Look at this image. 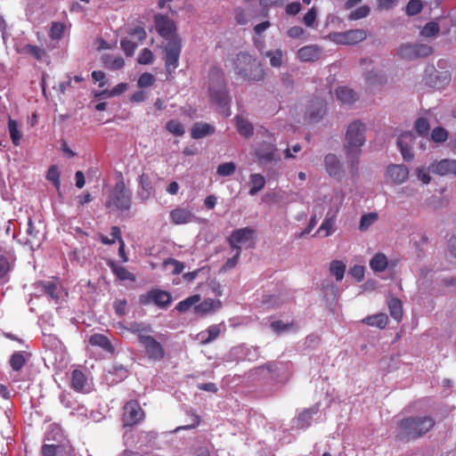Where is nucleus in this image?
I'll return each mask as SVG.
<instances>
[{
	"mask_svg": "<svg viewBox=\"0 0 456 456\" xmlns=\"http://www.w3.org/2000/svg\"><path fill=\"white\" fill-rule=\"evenodd\" d=\"M127 330L137 335L138 340L149 359L158 362L164 358L165 350L161 344L151 335L152 330L149 325L134 322Z\"/></svg>",
	"mask_w": 456,
	"mask_h": 456,
	"instance_id": "nucleus-1",
	"label": "nucleus"
},
{
	"mask_svg": "<svg viewBox=\"0 0 456 456\" xmlns=\"http://www.w3.org/2000/svg\"><path fill=\"white\" fill-rule=\"evenodd\" d=\"M435 421L430 417H416L403 419L398 424V436L402 438H416L428 432Z\"/></svg>",
	"mask_w": 456,
	"mask_h": 456,
	"instance_id": "nucleus-2",
	"label": "nucleus"
},
{
	"mask_svg": "<svg viewBox=\"0 0 456 456\" xmlns=\"http://www.w3.org/2000/svg\"><path fill=\"white\" fill-rule=\"evenodd\" d=\"M345 200V193L341 191H332L324 195H319L314 202L313 211L316 216H322L325 210L326 215L337 216Z\"/></svg>",
	"mask_w": 456,
	"mask_h": 456,
	"instance_id": "nucleus-3",
	"label": "nucleus"
},
{
	"mask_svg": "<svg viewBox=\"0 0 456 456\" xmlns=\"http://www.w3.org/2000/svg\"><path fill=\"white\" fill-rule=\"evenodd\" d=\"M132 204V192L126 187L123 180L116 183L110 191L105 207L110 211H127Z\"/></svg>",
	"mask_w": 456,
	"mask_h": 456,
	"instance_id": "nucleus-4",
	"label": "nucleus"
},
{
	"mask_svg": "<svg viewBox=\"0 0 456 456\" xmlns=\"http://www.w3.org/2000/svg\"><path fill=\"white\" fill-rule=\"evenodd\" d=\"M209 95L211 100L219 107L224 108L230 102V97L225 89L223 71L214 67L209 72Z\"/></svg>",
	"mask_w": 456,
	"mask_h": 456,
	"instance_id": "nucleus-5",
	"label": "nucleus"
},
{
	"mask_svg": "<svg viewBox=\"0 0 456 456\" xmlns=\"http://www.w3.org/2000/svg\"><path fill=\"white\" fill-rule=\"evenodd\" d=\"M235 70L243 78L251 81H259L264 77V70L256 59L246 53L237 55Z\"/></svg>",
	"mask_w": 456,
	"mask_h": 456,
	"instance_id": "nucleus-6",
	"label": "nucleus"
},
{
	"mask_svg": "<svg viewBox=\"0 0 456 456\" xmlns=\"http://www.w3.org/2000/svg\"><path fill=\"white\" fill-rule=\"evenodd\" d=\"M365 126L359 120L349 124L346 134V151L348 158H354L365 143Z\"/></svg>",
	"mask_w": 456,
	"mask_h": 456,
	"instance_id": "nucleus-7",
	"label": "nucleus"
},
{
	"mask_svg": "<svg viewBox=\"0 0 456 456\" xmlns=\"http://www.w3.org/2000/svg\"><path fill=\"white\" fill-rule=\"evenodd\" d=\"M256 230L250 227L240 228L233 231L228 238L230 247L239 252L241 248H252L255 243Z\"/></svg>",
	"mask_w": 456,
	"mask_h": 456,
	"instance_id": "nucleus-8",
	"label": "nucleus"
},
{
	"mask_svg": "<svg viewBox=\"0 0 456 456\" xmlns=\"http://www.w3.org/2000/svg\"><path fill=\"white\" fill-rule=\"evenodd\" d=\"M181 39L177 37H171L164 46V61L167 71L171 74L178 67L179 56L181 53Z\"/></svg>",
	"mask_w": 456,
	"mask_h": 456,
	"instance_id": "nucleus-9",
	"label": "nucleus"
},
{
	"mask_svg": "<svg viewBox=\"0 0 456 456\" xmlns=\"http://www.w3.org/2000/svg\"><path fill=\"white\" fill-rule=\"evenodd\" d=\"M433 53L432 46L425 44H404L398 49V54L408 60L427 57Z\"/></svg>",
	"mask_w": 456,
	"mask_h": 456,
	"instance_id": "nucleus-10",
	"label": "nucleus"
},
{
	"mask_svg": "<svg viewBox=\"0 0 456 456\" xmlns=\"http://www.w3.org/2000/svg\"><path fill=\"white\" fill-rule=\"evenodd\" d=\"M385 182L391 185H400L409 177V169L404 165H389L385 171Z\"/></svg>",
	"mask_w": 456,
	"mask_h": 456,
	"instance_id": "nucleus-11",
	"label": "nucleus"
},
{
	"mask_svg": "<svg viewBox=\"0 0 456 456\" xmlns=\"http://www.w3.org/2000/svg\"><path fill=\"white\" fill-rule=\"evenodd\" d=\"M333 42L339 45H355L367 37L364 29H350L345 32L335 33L331 36Z\"/></svg>",
	"mask_w": 456,
	"mask_h": 456,
	"instance_id": "nucleus-12",
	"label": "nucleus"
},
{
	"mask_svg": "<svg viewBox=\"0 0 456 456\" xmlns=\"http://www.w3.org/2000/svg\"><path fill=\"white\" fill-rule=\"evenodd\" d=\"M144 413L136 401L128 402L124 407L123 422L125 426H133L141 421Z\"/></svg>",
	"mask_w": 456,
	"mask_h": 456,
	"instance_id": "nucleus-13",
	"label": "nucleus"
},
{
	"mask_svg": "<svg viewBox=\"0 0 456 456\" xmlns=\"http://www.w3.org/2000/svg\"><path fill=\"white\" fill-rule=\"evenodd\" d=\"M430 170L433 174L438 175H456V159H444L441 160L433 161L430 164Z\"/></svg>",
	"mask_w": 456,
	"mask_h": 456,
	"instance_id": "nucleus-14",
	"label": "nucleus"
},
{
	"mask_svg": "<svg viewBox=\"0 0 456 456\" xmlns=\"http://www.w3.org/2000/svg\"><path fill=\"white\" fill-rule=\"evenodd\" d=\"M322 54V47L317 45H309L298 49L297 58L302 62H313L318 61Z\"/></svg>",
	"mask_w": 456,
	"mask_h": 456,
	"instance_id": "nucleus-15",
	"label": "nucleus"
},
{
	"mask_svg": "<svg viewBox=\"0 0 456 456\" xmlns=\"http://www.w3.org/2000/svg\"><path fill=\"white\" fill-rule=\"evenodd\" d=\"M170 219L175 224H186L194 222L197 217L190 208L179 207L170 212Z\"/></svg>",
	"mask_w": 456,
	"mask_h": 456,
	"instance_id": "nucleus-16",
	"label": "nucleus"
},
{
	"mask_svg": "<svg viewBox=\"0 0 456 456\" xmlns=\"http://www.w3.org/2000/svg\"><path fill=\"white\" fill-rule=\"evenodd\" d=\"M318 411L319 409L317 406H313L300 411L292 420V428L305 429L308 428L312 424L313 418Z\"/></svg>",
	"mask_w": 456,
	"mask_h": 456,
	"instance_id": "nucleus-17",
	"label": "nucleus"
},
{
	"mask_svg": "<svg viewBox=\"0 0 456 456\" xmlns=\"http://www.w3.org/2000/svg\"><path fill=\"white\" fill-rule=\"evenodd\" d=\"M414 140L415 136L411 132L403 133L397 140V144L400 148L403 158L405 160H411L413 158L411 146L414 142Z\"/></svg>",
	"mask_w": 456,
	"mask_h": 456,
	"instance_id": "nucleus-18",
	"label": "nucleus"
},
{
	"mask_svg": "<svg viewBox=\"0 0 456 456\" xmlns=\"http://www.w3.org/2000/svg\"><path fill=\"white\" fill-rule=\"evenodd\" d=\"M326 113V102L322 98L313 100L308 107L307 115L312 121H319Z\"/></svg>",
	"mask_w": 456,
	"mask_h": 456,
	"instance_id": "nucleus-19",
	"label": "nucleus"
},
{
	"mask_svg": "<svg viewBox=\"0 0 456 456\" xmlns=\"http://www.w3.org/2000/svg\"><path fill=\"white\" fill-rule=\"evenodd\" d=\"M261 54L269 60L270 65L274 69L281 68L286 61V52L281 48L263 51Z\"/></svg>",
	"mask_w": 456,
	"mask_h": 456,
	"instance_id": "nucleus-20",
	"label": "nucleus"
},
{
	"mask_svg": "<svg viewBox=\"0 0 456 456\" xmlns=\"http://www.w3.org/2000/svg\"><path fill=\"white\" fill-rule=\"evenodd\" d=\"M324 165L326 171L331 176H338L343 172V165L338 158L332 153H330L324 158Z\"/></svg>",
	"mask_w": 456,
	"mask_h": 456,
	"instance_id": "nucleus-21",
	"label": "nucleus"
},
{
	"mask_svg": "<svg viewBox=\"0 0 456 456\" xmlns=\"http://www.w3.org/2000/svg\"><path fill=\"white\" fill-rule=\"evenodd\" d=\"M336 97L343 104L351 105L358 100V94L347 86H338L336 91Z\"/></svg>",
	"mask_w": 456,
	"mask_h": 456,
	"instance_id": "nucleus-22",
	"label": "nucleus"
},
{
	"mask_svg": "<svg viewBox=\"0 0 456 456\" xmlns=\"http://www.w3.org/2000/svg\"><path fill=\"white\" fill-rule=\"evenodd\" d=\"M156 28L159 33L165 37L172 36L174 23L166 16L159 14L155 16Z\"/></svg>",
	"mask_w": 456,
	"mask_h": 456,
	"instance_id": "nucleus-23",
	"label": "nucleus"
},
{
	"mask_svg": "<svg viewBox=\"0 0 456 456\" xmlns=\"http://www.w3.org/2000/svg\"><path fill=\"white\" fill-rule=\"evenodd\" d=\"M27 235L28 238L25 243L29 245L32 250H35L40 245L42 234L40 231L34 226L31 219L28 222Z\"/></svg>",
	"mask_w": 456,
	"mask_h": 456,
	"instance_id": "nucleus-24",
	"label": "nucleus"
},
{
	"mask_svg": "<svg viewBox=\"0 0 456 456\" xmlns=\"http://www.w3.org/2000/svg\"><path fill=\"white\" fill-rule=\"evenodd\" d=\"M365 79L370 85H382L387 81V75L382 69L373 67L370 70L366 71Z\"/></svg>",
	"mask_w": 456,
	"mask_h": 456,
	"instance_id": "nucleus-25",
	"label": "nucleus"
},
{
	"mask_svg": "<svg viewBox=\"0 0 456 456\" xmlns=\"http://www.w3.org/2000/svg\"><path fill=\"white\" fill-rule=\"evenodd\" d=\"M220 334V328L218 325H212L208 330H203L197 334L196 339L201 344H208L215 340Z\"/></svg>",
	"mask_w": 456,
	"mask_h": 456,
	"instance_id": "nucleus-26",
	"label": "nucleus"
},
{
	"mask_svg": "<svg viewBox=\"0 0 456 456\" xmlns=\"http://www.w3.org/2000/svg\"><path fill=\"white\" fill-rule=\"evenodd\" d=\"M235 123L240 135L248 138L253 134L254 128L252 124L242 115L235 117Z\"/></svg>",
	"mask_w": 456,
	"mask_h": 456,
	"instance_id": "nucleus-27",
	"label": "nucleus"
},
{
	"mask_svg": "<svg viewBox=\"0 0 456 456\" xmlns=\"http://www.w3.org/2000/svg\"><path fill=\"white\" fill-rule=\"evenodd\" d=\"M148 297L151 301L160 307L167 306L171 302L169 293L161 290H152L149 293Z\"/></svg>",
	"mask_w": 456,
	"mask_h": 456,
	"instance_id": "nucleus-28",
	"label": "nucleus"
},
{
	"mask_svg": "<svg viewBox=\"0 0 456 456\" xmlns=\"http://www.w3.org/2000/svg\"><path fill=\"white\" fill-rule=\"evenodd\" d=\"M221 307L219 300L207 298L195 307L198 314H207L215 312Z\"/></svg>",
	"mask_w": 456,
	"mask_h": 456,
	"instance_id": "nucleus-29",
	"label": "nucleus"
},
{
	"mask_svg": "<svg viewBox=\"0 0 456 456\" xmlns=\"http://www.w3.org/2000/svg\"><path fill=\"white\" fill-rule=\"evenodd\" d=\"M387 315L386 314H377L364 318L362 322L369 326L384 329L387 324Z\"/></svg>",
	"mask_w": 456,
	"mask_h": 456,
	"instance_id": "nucleus-30",
	"label": "nucleus"
},
{
	"mask_svg": "<svg viewBox=\"0 0 456 456\" xmlns=\"http://www.w3.org/2000/svg\"><path fill=\"white\" fill-rule=\"evenodd\" d=\"M215 132L214 126L206 123H196L191 129V136L194 139H200Z\"/></svg>",
	"mask_w": 456,
	"mask_h": 456,
	"instance_id": "nucleus-31",
	"label": "nucleus"
},
{
	"mask_svg": "<svg viewBox=\"0 0 456 456\" xmlns=\"http://www.w3.org/2000/svg\"><path fill=\"white\" fill-rule=\"evenodd\" d=\"M71 386L77 391H86L87 379L85 374L78 370H73L71 374Z\"/></svg>",
	"mask_w": 456,
	"mask_h": 456,
	"instance_id": "nucleus-32",
	"label": "nucleus"
},
{
	"mask_svg": "<svg viewBox=\"0 0 456 456\" xmlns=\"http://www.w3.org/2000/svg\"><path fill=\"white\" fill-rule=\"evenodd\" d=\"M388 265L387 257L383 253H377L370 261V267L374 272H383L387 269Z\"/></svg>",
	"mask_w": 456,
	"mask_h": 456,
	"instance_id": "nucleus-33",
	"label": "nucleus"
},
{
	"mask_svg": "<svg viewBox=\"0 0 456 456\" xmlns=\"http://www.w3.org/2000/svg\"><path fill=\"white\" fill-rule=\"evenodd\" d=\"M89 343L92 346H97L102 347V349L112 353L114 351L113 346H111L110 340L107 337L102 335V334H94L89 338Z\"/></svg>",
	"mask_w": 456,
	"mask_h": 456,
	"instance_id": "nucleus-34",
	"label": "nucleus"
},
{
	"mask_svg": "<svg viewBox=\"0 0 456 456\" xmlns=\"http://www.w3.org/2000/svg\"><path fill=\"white\" fill-rule=\"evenodd\" d=\"M276 148L273 142H265L258 149H256V154L260 159L266 160H273L274 159V151Z\"/></svg>",
	"mask_w": 456,
	"mask_h": 456,
	"instance_id": "nucleus-35",
	"label": "nucleus"
},
{
	"mask_svg": "<svg viewBox=\"0 0 456 456\" xmlns=\"http://www.w3.org/2000/svg\"><path fill=\"white\" fill-rule=\"evenodd\" d=\"M41 290L46 293L51 298L57 301L60 297V288L57 283L53 281H45L38 283Z\"/></svg>",
	"mask_w": 456,
	"mask_h": 456,
	"instance_id": "nucleus-36",
	"label": "nucleus"
},
{
	"mask_svg": "<svg viewBox=\"0 0 456 456\" xmlns=\"http://www.w3.org/2000/svg\"><path fill=\"white\" fill-rule=\"evenodd\" d=\"M8 130L12 143L18 146L20 144V139L22 138L20 126L17 123V121L10 118L8 121Z\"/></svg>",
	"mask_w": 456,
	"mask_h": 456,
	"instance_id": "nucleus-37",
	"label": "nucleus"
},
{
	"mask_svg": "<svg viewBox=\"0 0 456 456\" xmlns=\"http://www.w3.org/2000/svg\"><path fill=\"white\" fill-rule=\"evenodd\" d=\"M250 180V195H256L259 191H261L265 184V177L260 174H252L249 177Z\"/></svg>",
	"mask_w": 456,
	"mask_h": 456,
	"instance_id": "nucleus-38",
	"label": "nucleus"
},
{
	"mask_svg": "<svg viewBox=\"0 0 456 456\" xmlns=\"http://www.w3.org/2000/svg\"><path fill=\"white\" fill-rule=\"evenodd\" d=\"M379 216L375 212H370L362 216L359 223V230L366 232L369 228L378 221Z\"/></svg>",
	"mask_w": 456,
	"mask_h": 456,
	"instance_id": "nucleus-39",
	"label": "nucleus"
},
{
	"mask_svg": "<svg viewBox=\"0 0 456 456\" xmlns=\"http://www.w3.org/2000/svg\"><path fill=\"white\" fill-rule=\"evenodd\" d=\"M390 315L396 321H400L403 315L402 304L397 298H391L388 301Z\"/></svg>",
	"mask_w": 456,
	"mask_h": 456,
	"instance_id": "nucleus-40",
	"label": "nucleus"
},
{
	"mask_svg": "<svg viewBox=\"0 0 456 456\" xmlns=\"http://www.w3.org/2000/svg\"><path fill=\"white\" fill-rule=\"evenodd\" d=\"M140 186L141 191H139L140 196L142 199H148L151 193L152 186L150 181V178L147 175H142L140 176Z\"/></svg>",
	"mask_w": 456,
	"mask_h": 456,
	"instance_id": "nucleus-41",
	"label": "nucleus"
},
{
	"mask_svg": "<svg viewBox=\"0 0 456 456\" xmlns=\"http://www.w3.org/2000/svg\"><path fill=\"white\" fill-rule=\"evenodd\" d=\"M104 65L112 69H119L124 66V60L121 57L104 55L102 57Z\"/></svg>",
	"mask_w": 456,
	"mask_h": 456,
	"instance_id": "nucleus-42",
	"label": "nucleus"
},
{
	"mask_svg": "<svg viewBox=\"0 0 456 456\" xmlns=\"http://www.w3.org/2000/svg\"><path fill=\"white\" fill-rule=\"evenodd\" d=\"M200 300V295H193V296L189 297L186 299L179 302L175 308L179 312H186L192 305L197 304Z\"/></svg>",
	"mask_w": 456,
	"mask_h": 456,
	"instance_id": "nucleus-43",
	"label": "nucleus"
},
{
	"mask_svg": "<svg viewBox=\"0 0 456 456\" xmlns=\"http://www.w3.org/2000/svg\"><path fill=\"white\" fill-rule=\"evenodd\" d=\"M337 216L326 215V217L318 229V232L325 231V237H328L333 232V225Z\"/></svg>",
	"mask_w": 456,
	"mask_h": 456,
	"instance_id": "nucleus-44",
	"label": "nucleus"
},
{
	"mask_svg": "<svg viewBox=\"0 0 456 456\" xmlns=\"http://www.w3.org/2000/svg\"><path fill=\"white\" fill-rule=\"evenodd\" d=\"M330 270L337 281H341L344 278L346 265L341 261H333L330 264Z\"/></svg>",
	"mask_w": 456,
	"mask_h": 456,
	"instance_id": "nucleus-45",
	"label": "nucleus"
},
{
	"mask_svg": "<svg viewBox=\"0 0 456 456\" xmlns=\"http://www.w3.org/2000/svg\"><path fill=\"white\" fill-rule=\"evenodd\" d=\"M236 165L233 162H225L220 164L216 168V174L220 176H230L234 174Z\"/></svg>",
	"mask_w": 456,
	"mask_h": 456,
	"instance_id": "nucleus-46",
	"label": "nucleus"
},
{
	"mask_svg": "<svg viewBox=\"0 0 456 456\" xmlns=\"http://www.w3.org/2000/svg\"><path fill=\"white\" fill-rule=\"evenodd\" d=\"M430 166L428 167H419L415 169V175L419 181H420L423 184H428L431 181L430 176Z\"/></svg>",
	"mask_w": 456,
	"mask_h": 456,
	"instance_id": "nucleus-47",
	"label": "nucleus"
},
{
	"mask_svg": "<svg viewBox=\"0 0 456 456\" xmlns=\"http://www.w3.org/2000/svg\"><path fill=\"white\" fill-rule=\"evenodd\" d=\"M370 7L364 4L351 12L350 14L348 15V19L350 20H357L360 19H363L370 14Z\"/></svg>",
	"mask_w": 456,
	"mask_h": 456,
	"instance_id": "nucleus-48",
	"label": "nucleus"
},
{
	"mask_svg": "<svg viewBox=\"0 0 456 456\" xmlns=\"http://www.w3.org/2000/svg\"><path fill=\"white\" fill-rule=\"evenodd\" d=\"M46 179L53 184L56 190L60 189V171L56 166L50 167L46 175Z\"/></svg>",
	"mask_w": 456,
	"mask_h": 456,
	"instance_id": "nucleus-49",
	"label": "nucleus"
},
{
	"mask_svg": "<svg viewBox=\"0 0 456 456\" xmlns=\"http://www.w3.org/2000/svg\"><path fill=\"white\" fill-rule=\"evenodd\" d=\"M111 268L113 273L117 275V277L121 281H134V275L129 273L125 267L119 266L117 265L112 264Z\"/></svg>",
	"mask_w": 456,
	"mask_h": 456,
	"instance_id": "nucleus-50",
	"label": "nucleus"
},
{
	"mask_svg": "<svg viewBox=\"0 0 456 456\" xmlns=\"http://www.w3.org/2000/svg\"><path fill=\"white\" fill-rule=\"evenodd\" d=\"M25 363V358L21 352L14 353L10 359V365L13 370H20Z\"/></svg>",
	"mask_w": 456,
	"mask_h": 456,
	"instance_id": "nucleus-51",
	"label": "nucleus"
},
{
	"mask_svg": "<svg viewBox=\"0 0 456 456\" xmlns=\"http://www.w3.org/2000/svg\"><path fill=\"white\" fill-rule=\"evenodd\" d=\"M166 128L171 134L176 136H182L184 134V128L183 125L177 120H170L167 123Z\"/></svg>",
	"mask_w": 456,
	"mask_h": 456,
	"instance_id": "nucleus-52",
	"label": "nucleus"
},
{
	"mask_svg": "<svg viewBox=\"0 0 456 456\" xmlns=\"http://www.w3.org/2000/svg\"><path fill=\"white\" fill-rule=\"evenodd\" d=\"M439 32V26L436 22H428L427 23L422 30L420 31V35L425 37H433L436 36Z\"/></svg>",
	"mask_w": 456,
	"mask_h": 456,
	"instance_id": "nucleus-53",
	"label": "nucleus"
},
{
	"mask_svg": "<svg viewBox=\"0 0 456 456\" xmlns=\"http://www.w3.org/2000/svg\"><path fill=\"white\" fill-rule=\"evenodd\" d=\"M127 376V370L123 366H118L114 368V372L110 371V382L112 383H118L121 380H123Z\"/></svg>",
	"mask_w": 456,
	"mask_h": 456,
	"instance_id": "nucleus-54",
	"label": "nucleus"
},
{
	"mask_svg": "<svg viewBox=\"0 0 456 456\" xmlns=\"http://www.w3.org/2000/svg\"><path fill=\"white\" fill-rule=\"evenodd\" d=\"M322 290L324 293V297H326V299L328 301L330 299L334 301L337 297L338 288V286H336L335 284H333L331 282H327L326 285L322 286Z\"/></svg>",
	"mask_w": 456,
	"mask_h": 456,
	"instance_id": "nucleus-55",
	"label": "nucleus"
},
{
	"mask_svg": "<svg viewBox=\"0 0 456 456\" xmlns=\"http://www.w3.org/2000/svg\"><path fill=\"white\" fill-rule=\"evenodd\" d=\"M164 265L166 268H168V267H171V273L173 274H179L181 273L183 269H184V265L183 263L175 260V259H173V258H168L167 259L165 262H164Z\"/></svg>",
	"mask_w": 456,
	"mask_h": 456,
	"instance_id": "nucleus-56",
	"label": "nucleus"
},
{
	"mask_svg": "<svg viewBox=\"0 0 456 456\" xmlns=\"http://www.w3.org/2000/svg\"><path fill=\"white\" fill-rule=\"evenodd\" d=\"M127 88V85L120 83L114 86L110 91L104 90L102 93L96 94V96L106 95L107 97L117 96L123 94Z\"/></svg>",
	"mask_w": 456,
	"mask_h": 456,
	"instance_id": "nucleus-57",
	"label": "nucleus"
},
{
	"mask_svg": "<svg viewBox=\"0 0 456 456\" xmlns=\"http://www.w3.org/2000/svg\"><path fill=\"white\" fill-rule=\"evenodd\" d=\"M447 137V131L440 126L434 128L431 133V138L436 142H443L446 141Z\"/></svg>",
	"mask_w": 456,
	"mask_h": 456,
	"instance_id": "nucleus-58",
	"label": "nucleus"
},
{
	"mask_svg": "<svg viewBox=\"0 0 456 456\" xmlns=\"http://www.w3.org/2000/svg\"><path fill=\"white\" fill-rule=\"evenodd\" d=\"M414 128L419 134L423 135L428 134L429 124L426 118H419L416 120Z\"/></svg>",
	"mask_w": 456,
	"mask_h": 456,
	"instance_id": "nucleus-59",
	"label": "nucleus"
},
{
	"mask_svg": "<svg viewBox=\"0 0 456 456\" xmlns=\"http://www.w3.org/2000/svg\"><path fill=\"white\" fill-rule=\"evenodd\" d=\"M43 456H62L61 448L53 444H45L42 449Z\"/></svg>",
	"mask_w": 456,
	"mask_h": 456,
	"instance_id": "nucleus-60",
	"label": "nucleus"
},
{
	"mask_svg": "<svg viewBox=\"0 0 456 456\" xmlns=\"http://www.w3.org/2000/svg\"><path fill=\"white\" fill-rule=\"evenodd\" d=\"M422 9L420 0H410L406 6V12L408 15H415Z\"/></svg>",
	"mask_w": 456,
	"mask_h": 456,
	"instance_id": "nucleus-61",
	"label": "nucleus"
},
{
	"mask_svg": "<svg viewBox=\"0 0 456 456\" xmlns=\"http://www.w3.org/2000/svg\"><path fill=\"white\" fill-rule=\"evenodd\" d=\"M274 364H267L260 366L255 369V375L260 376L261 378H272L271 373L273 370Z\"/></svg>",
	"mask_w": 456,
	"mask_h": 456,
	"instance_id": "nucleus-62",
	"label": "nucleus"
},
{
	"mask_svg": "<svg viewBox=\"0 0 456 456\" xmlns=\"http://www.w3.org/2000/svg\"><path fill=\"white\" fill-rule=\"evenodd\" d=\"M155 77L152 74L145 72L142 74L138 79V86L140 87H148L153 85Z\"/></svg>",
	"mask_w": 456,
	"mask_h": 456,
	"instance_id": "nucleus-63",
	"label": "nucleus"
},
{
	"mask_svg": "<svg viewBox=\"0 0 456 456\" xmlns=\"http://www.w3.org/2000/svg\"><path fill=\"white\" fill-rule=\"evenodd\" d=\"M154 55L152 52L144 48L138 56V62L141 64H150L153 61Z\"/></svg>",
	"mask_w": 456,
	"mask_h": 456,
	"instance_id": "nucleus-64",
	"label": "nucleus"
}]
</instances>
